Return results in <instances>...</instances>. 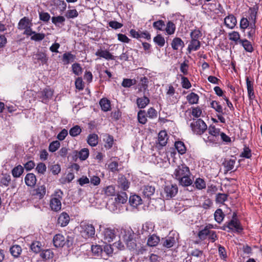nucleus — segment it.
<instances>
[{
	"mask_svg": "<svg viewBox=\"0 0 262 262\" xmlns=\"http://www.w3.org/2000/svg\"><path fill=\"white\" fill-rule=\"evenodd\" d=\"M53 95V91L50 88H46L38 93V96L45 103H47L51 99Z\"/></svg>",
	"mask_w": 262,
	"mask_h": 262,
	"instance_id": "9d476101",
	"label": "nucleus"
},
{
	"mask_svg": "<svg viewBox=\"0 0 262 262\" xmlns=\"http://www.w3.org/2000/svg\"><path fill=\"white\" fill-rule=\"evenodd\" d=\"M228 195L225 193H219L216 195V202L218 203L223 204L227 199Z\"/></svg>",
	"mask_w": 262,
	"mask_h": 262,
	"instance_id": "4d7b16f0",
	"label": "nucleus"
},
{
	"mask_svg": "<svg viewBox=\"0 0 262 262\" xmlns=\"http://www.w3.org/2000/svg\"><path fill=\"white\" fill-rule=\"evenodd\" d=\"M193 132L196 135H202L207 129V126L203 120L199 119L193 120L190 124Z\"/></svg>",
	"mask_w": 262,
	"mask_h": 262,
	"instance_id": "39448f33",
	"label": "nucleus"
},
{
	"mask_svg": "<svg viewBox=\"0 0 262 262\" xmlns=\"http://www.w3.org/2000/svg\"><path fill=\"white\" fill-rule=\"evenodd\" d=\"M138 119L139 122L142 124H144L147 122V118L145 115V111L140 110L138 113Z\"/></svg>",
	"mask_w": 262,
	"mask_h": 262,
	"instance_id": "8fccbe9b",
	"label": "nucleus"
},
{
	"mask_svg": "<svg viewBox=\"0 0 262 262\" xmlns=\"http://www.w3.org/2000/svg\"><path fill=\"white\" fill-rule=\"evenodd\" d=\"M53 255V252L50 249L43 250L40 253L41 257L45 260L52 258Z\"/></svg>",
	"mask_w": 262,
	"mask_h": 262,
	"instance_id": "a19ab883",
	"label": "nucleus"
},
{
	"mask_svg": "<svg viewBox=\"0 0 262 262\" xmlns=\"http://www.w3.org/2000/svg\"><path fill=\"white\" fill-rule=\"evenodd\" d=\"M52 23L56 26H59L60 24H63L65 18L62 16H53L52 17Z\"/></svg>",
	"mask_w": 262,
	"mask_h": 262,
	"instance_id": "49530a36",
	"label": "nucleus"
},
{
	"mask_svg": "<svg viewBox=\"0 0 262 262\" xmlns=\"http://www.w3.org/2000/svg\"><path fill=\"white\" fill-rule=\"evenodd\" d=\"M154 41L160 47H163L165 45V39L161 34H158L155 37Z\"/></svg>",
	"mask_w": 262,
	"mask_h": 262,
	"instance_id": "09e8293b",
	"label": "nucleus"
},
{
	"mask_svg": "<svg viewBox=\"0 0 262 262\" xmlns=\"http://www.w3.org/2000/svg\"><path fill=\"white\" fill-rule=\"evenodd\" d=\"M236 23V18L232 14H230L224 18V24L229 29H233Z\"/></svg>",
	"mask_w": 262,
	"mask_h": 262,
	"instance_id": "4468645a",
	"label": "nucleus"
},
{
	"mask_svg": "<svg viewBox=\"0 0 262 262\" xmlns=\"http://www.w3.org/2000/svg\"><path fill=\"white\" fill-rule=\"evenodd\" d=\"M212 227L211 225H209L205 227V228L201 231H200L198 233V236L201 240L205 239L207 237H208V234L209 233V228Z\"/></svg>",
	"mask_w": 262,
	"mask_h": 262,
	"instance_id": "a878e982",
	"label": "nucleus"
},
{
	"mask_svg": "<svg viewBox=\"0 0 262 262\" xmlns=\"http://www.w3.org/2000/svg\"><path fill=\"white\" fill-rule=\"evenodd\" d=\"M168 140L167 134L166 131L161 130L158 135V141L159 144L164 146L167 144Z\"/></svg>",
	"mask_w": 262,
	"mask_h": 262,
	"instance_id": "4be33fe9",
	"label": "nucleus"
},
{
	"mask_svg": "<svg viewBox=\"0 0 262 262\" xmlns=\"http://www.w3.org/2000/svg\"><path fill=\"white\" fill-rule=\"evenodd\" d=\"M88 144L91 146H95L98 144V136L96 134H90L87 139Z\"/></svg>",
	"mask_w": 262,
	"mask_h": 262,
	"instance_id": "c9c22d12",
	"label": "nucleus"
},
{
	"mask_svg": "<svg viewBox=\"0 0 262 262\" xmlns=\"http://www.w3.org/2000/svg\"><path fill=\"white\" fill-rule=\"evenodd\" d=\"M73 72L76 75L79 76L82 73V68L79 63H75L72 66Z\"/></svg>",
	"mask_w": 262,
	"mask_h": 262,
	"instance_id": "13d9d810",
	"label": "nucleus"
},
{
	"mask_svg": "<svg viewBox=\"0 0 262 262\" xmlns=\"http://www.w3.org/2000/svg\"><path fill=\"white\" fill-rule=\"evenodd\" d=\"M35 195H36L39 199H42L46 194V186L44 185L38 186L35 189Z\"/></svg>",
	"mask_w": 262,
	"mask_h": 262,
	"instance_id": "f704fd0d",
	"label": "nucleus"
},
{
	"mask_svg": "<svg viewBox=\"0 0 262 262\" xmlns=\"http://www.w3.org/2000/svg\"><path fill=\"white\" fill-rule=\"evenodd\" d=\"M103 240L104 243H110L116 237L115 230L111 228H105L102 232Z\"/></svg>",
	"mask_w": 262,
	"mask_h": 262,
	"instance_id": "1a4fd4ad",
	"label": "nucleus"
},
{
	"mask_svg": "<svg viewBox=\"0 0 262 262\" xmlns=\"http://www.w3.org/2000/svg\"><path fill=\"white\" fill-rule=\"evenodd\" d=\"M246 85L249 98L250 100H253L255 98L253 84V82L249 80L248 77L246 78Z\"/></svg>",
	"mask_w": 262,
	"mask_h": 262,
	"instance_id": "6ab92c4d",
	"label": "nucleus"
},
{
	"mask_svg": "<svg viewBox=\"0 0 262 262\" xmlns=\"http://www.w3.org/2000/svg\"><path fill=\"white\" fill-rule=\"evenodd\" d=\"M45 37V34L44 33H36L35 32V33L31 36V39L36 41H39L43 39Z\"/></svg>",
	"mask_w": 262,
	"mask_h": 262,
	"instance_id": "69168bd1",
	"label": "nucleus"
},
{
	"mask_svg": "<svg viewBox=\"0 0 262 262\" xmlns=\"http://www.w3.org/2000/svg\"><path fill=\"white\" fill-rule=\"evenodd\" d=\"M201 46V42L198 39H191L190 43L188 45L187 50L189 53H191V51H197Z\"/></svg>",
	"mask_w": 262,
	"mask_h": 262,
	"instance_id": "412c9836",
	"label": "nucleus"
},
{
	"mask_svg": "<svg viewBox=\"0 0 262 262\" xmlns=\"http://www.w3.org/2000/svg\"><path fill=\"white\" fill-rule=\"evenodd\" d=\"M30 26H32V23L30 19L27 17H24L19 20L17 28L19 30H23L27 29Z\"/></svg>",
	"mask_w": 262,
	"mask_h": 262,
	"instance_id": "f3484780",
	"label": "nucleus"
},
{
	"mask_svg": "<svg viewBox=\"0 0 262 262\" xmlns=\"http://www.w3.org/2000/svg\"><path fill=\"white\" fill-rule=\"evenodd\" d=\"M240 156L247 159L250 158L251 157V149L248 147L245 146Z\"/></svg>",
	"mask_w": 262,
	"mask_h": 262,
	"instance_id": "052dcab7",
	"label": "nucleus"
},
{
	"mask_svg": "<svg viewBox=\"0 0 262 262\" xmlns=\"http://www.w3.org/2000/svg\"><path fill=\"white\" fill-rule=\"evenodd\" d=\"M68 18H74L78 16V12L76 9H72L68 10L65 14Z\"/></svg>",
	"mask_w": 262,
	"mask_h": 262,
	"instance_id": "bf43d9fd",
	"label": "nucleus"
},
{
	"mask_svg": "<svg viewBox=\"0 0 262 262\" xmlns=\"http://www.w3.org/2000/svg\"><path fill=\"white\" fill-rule=\"evenodd\" d=\"M21 248L20 246L15 245L12 246L10 249V252L14 257H18L21 252Z\"/></svg>",
	"mask_w": 262,
	"mask_h": 262,
	"instance_id": "c85d7f7f",
	"label": "nucleus"
},
{
	"mask_svg": "<svg viewBox=\"0 0 262 262\" xmlns=\"http://www.w3.org/2000/svg\"><path fill=\"white\" fill-rule=\"evenodd\" d=\"M186 99L190 104H195L198 103L199 96L198 94L191 92L186 96Z\"/></svg>",
	"mask_w": 262,
	"mask_h": 262,
	"instance_id": "b1692460",
	"label": "nucleus"
},
{
	"mask_svg": "<svg viewBox=\"0 0 262 262\" xmlns=\"http://www.w3.org/2000/svg\"><path fill=\"white\" fill-rule=\"evenodd\" d=\"M41 244L39 242L36 241L31 244L30 248L34 252L38 253L41 251Z\"/></svg>",
	"mask_w": 262,
	"mask_h": 262,
	"instance_id": "864d4df0",
	"label": "nucleus"
},
{
	"mask_svg": "<svg viewBox=\"0 0 262 262\" xmlns=\"http://www.w3.org/2000/svg\"><path fill=\"white\" fill-rule=\"evenodd\" d=\"M194 185L198 189H203L206 187V183L204 180L201 178H197L195 182Z\"/></svg>",
	"mask_w": 262,
	"mask_h": 262,
	"instance_id": "603ef678",
	"label": "nucleus"
},
{
	"mask_svg": "<svg viewBox=\"0 0 262 262\" xmlns=\"http://www.w3.org/2000/svg\"><path fill=\"white\" fill-rule=\"evenodd\" d=\"M191 114L193 117L195 118H199L201 116L202 114V111L199 106L192 107H191Z\"/></svg>",
	"mask_w": 262,
	"mask_h": 262,
	"instance_id": "0e129e2a",
	"label": "nucleus"
},
{
	"mask_svg": "<svg viewBox=\"0 0 262 262\" xmlns=\"http://www.w3.org/2000/svg\"><path fill=\"white\" fill-rule=\"evenodd\" d=\"M171 46L174 50H178L180 48H183L184 47V43L180 38L175 37L172 40Z\"/></svg>",
	"mask_w": 262,
	"mask_h": 262,
	"instance_id": "aec40b11",
	"label": "nucleus"
},
{
	"mask_svg": "<svg viewBox=\"0 0 262 262\" xmlns=\"http://www.w3.org/2000/svg\"><path fill=\"white\" fill-rule=\"evenodd\" d=\"M80 233L85 238L92 237L95 234V229L92 225L86 223H82L80 225Z\"/></svg>",
	"mask_w": 262,
	"mask_h": 262,
	"instance_id": "423d86ee",
	"label": "nucleus"
},
{
	"mask_svg": "<svg viewBox=\"0 0 262 262\" xmlns=\"http://www.w3.org/2000/svg\"><path fill=\"white\" fill-rule=\"evenodd\" d=\"M75 57V55L71 54V52H67L63 55L62 61L65 64H69L70 62H73Z\"/></svg>",
	"mask_w": 262,
	"mask_h": 262,
	"instance_id": "7c9ffc66",
	"label": "nucleus"
},
{
	"mask_svg": "<svg viewBox=\"0 0 262 262\" xmlns=\"http://www.w3.org/2000/svg\"><path fill=\"white\" fill-rule=\"evenodd\" d=\"M178 191V188L176 184L166 185L164 189L163 196L167 200L174 197Z\"/></svg>",
	"mask_w": 262,
	"mask_h": 262,
	"instance_id": "0eeeda50",
	"label": "nucleus"
},
{
	"mask_svg": "<svg viewBox=\"0 0 262 262\" xmlns=\"http://www.w3.org/2000/svg\"><path fill=\"white\" fill-rule=\"evenodd\" d=\"M62 197L63 192L60 190H56L51 195L49 206L52 211L58 212L61 210Z\"/></svg>",
	"mask_w": 262,
	"mask_h": 262,
	"instance_id": "7ed1b4c3",
	"label": "nucleus"
},
{
	"mask_svg": "<svg viewBox=\"0 0 262 262\" xmlns=\"http://www.w3.org/2000/svg\"><path fill=\"white\" fill-rule=\"evenodd\" d=\"M174 146L180 154L183 155L185 153L186 148L183 142L177 141L175 142Z\"/></svg>",
	"mask_w": 262,
	"mask_h": 262,
	"instance_id": "4c0bfd02",
	"label": "nucleus"
},
{
	"mask_svg": "<svg viewBox=\"0 0 262 262\" xmlns=\"http://www.w3.org/2000/svg\"><path fill=\"white\" fill-rule=\"evenodd\" d=\"M211 106L214 109L217 113L223 114L222 106L216 101H212L211 102Z\"/></svg>",
	"mask_w": 262,
	"mask_h": 262,
	"instance_id": "6e6d98bb",
	"label": "nucleus"
},
{
	"mask_svg": "<svg viewBox=\"0 0 262 262\" xmlns=\"http://www.w3.org/2000/svg\"><path fill=\"white\" fill-rule=\"evenodd\" d=\"M32 58L35 64H39V65L48 64L49 57L44 52L38 51L33 55Z\"/></svg>",
	"mask_w": 262,
	"mask_h": 262,
	"instance_id": "6e6552de",
	"label": "nucleus"
},
{
	"mask_svg": "<svg viewBox=\"0 0 262 262\" xmlns=\"http://www.w3.org/2000/svg\"><path fill=\"white\" fill-rule=\"evenodd\" d=\"M25 182L28 186L33 187L36 183V176L32 173H28L25 178Z\"/></svg>",
	"mask_w": 262,
	"mask_h": 262,
	"instance_id": "2eb2a0df",
	"label": "nucleus"
},
{
	"mask_svg": "<svg viewBox=\"0 0 262 262\" xmlns=\"http://www.w3.org/2000/svg\"><path fill=\"white\" fill-rule=\"evenodd\" d=\"M228 36L230 40L236 42H238L239 43V40H242L240 39V35L239 33L236 31H233L231 33H229Z\"/></svg>",
	"mask_w": 262,
	"mask_h": 262,
	"instance_id": "3c124183",
	"label": "nucleus"
},
{
	"mask_svg": "<svg viewBox=\"0 0 262 262\" xmlns=\"http://www.w3.org/2000/svg\"><path fill=\"white\" fill-rule=\"evenodd\" d=\"M160 240V237L158 236L152 234L148 238L147 244L150 247H155L159 244Z\"/></svg>",
	"mask_w": 262,
	"mask_h": 262,
	"instance_id": "5701e85b",
	"label": "nucleus"
},
{
	"mask_svg": "<svg viewBox=\"0 0 262 262\" xmlns=\"http://www.w3.org/2000/svg\"><path fill=\"white\" fill-rule=\"evenodd\" d=\"M141 191L142 196L149 199L155 193V187L152 185H146L141 188Z\"/></svg>",
	"mask_w": 262,
	"mask_h": 262,
	"instance_id": "9b49d317",
	"label": "nucleus"
},
{
	"mask_svg": "<svg viewBox=\"0 0 262 262\" xmlns=\"http://www.w3.org/2000/svg\"><path fill=\"white\" fill-rule=\"evenodd\" d=\"M239 43L242 45L244 49L248 52H252L253 48L251 42L247 39L239 40Z\"/></svg>",
	"mask_w": 262,
	"mask_h": 262,
	"instance_id": "c756f323",
	"label": "nucleus"
},
{
	"mask_svg": "<svg viewBox=\"0 0 262 262\" xmlns=\"http://www.w3.org/2000/svg\"><path fill=\"white\" fill-rule=\"evenodd\" d=\"M226 227L232 231L236 232H241L243 230L241 224L238 220H231L229 222L226 223Z\"/></svg>",
	"mask_w": 262,
	"mask_h": 262,
	"instance_id": "ddd939ff",
	"label": "nucleus"
},
{
	"mask_svg": "<svg viewBox=\"0 0 262 262\" xmlns=\"http://www.w3.org/2000/svg\"><path fill=\"white\" fill-rule=\"evenodd\" d=\"M104 193L107 196H114L115 195V187L113 185H110L104 189Z\"/></svg>",
	"mask_w": 262,
	"mask_h": 262,
	"instance_id": "5fc2aeb1",
	"label": "nucleus"
},
{
	"mask_svg": "<svg viewBox=\"0 0 262 262\" xmlns=\"http://www.w3.org/2000/svg\"><path fill=\"white\" fill-rule=\"evenodd\" d=\"M60 146V142L58 141H54L51 142L49 146V150L51 152H54L58 149Z\"/></svg>",
	"mask_w": 262,
	"mask_h": 262,
	"instance_id": "e2e57ef3",
	"label": "nucleus"
},
{
	"mask_svg": "<svg viewBox=\"0 0 262 262\" xmlns=\"http://www.w3.org/2000/svg\"><path fill=\"white\" fill-rule=\"evenodd\" d=\"M149 99L145 96L141 98H138L137 99V104L138 107L140 108H144L149 103Z\"/></svg>",
	"mask_w": 262,
	"mask_h": 262,
	"instance_id": "bb28decb",
	"label": "nucleus"
},
{
	"mask_svg": "<svg viewBox=\"0 0 262 262\" xmlns=\"http://www.w3.org/2000/svg\"><path fill=\"white\" fill-rule=\"evenodd\" d=\"M53 243L54 246L57 248L62 247L64 245L69 247L72 245L73 238L69 236L66 238L62 234H57L54 236Z\"/></svg>",
	"mask_w": 262,
	"mask_h": 262,
	"instance_id": "20e7f679",
	"label": "nucleus"
},
{
	"mask_svg": "<svg viewBox=\"0 0 262 262\" xmlns=\"http://www.w3.org/2000/svg\"><path fill=\"white\" fill-rule=\"evenodd\" d=\"M165 30L168 35L174 34L176 31L175 24L171 21H168L166 24Z\"/></svg>",
	"mask_w": 262,
	"mask_h": 262,
	"instance_id": "473e14b6",
	"label": "nucleus"
},
{
	"mask_svg": "<svg viewBox=\"0 0 262 262\" xmlns=\"http://www.w3.org/2000/svg\"><path fill=\"white\" fill-rule=\"evenodd\" d=\"M214 217L218 223H221L224 218V214L222 209H217L214 212Z\"/></svg>",
	"mask_w": 262,
	"mask_h": 262,
	"instance_id": "ea45409f",
	"label": "nucleus"
},
{
	"mask_svg": "<svg viewBox=\"0 0 262 262\" xmlns=\"http://www.w3.org/2000/svg\"><path fill=\"white\" fill-rule=\"evenodd\" d=\"M181 80V85L182 88L186 89H188L191 88V84L187 77L182 76Z\"/></svg>",
	"mask_w": 262,
	"mask_h": 262,
	"instance_id": "338daca9",
	"label": "nucleus"
},
{
	"mask_svg": "<svg viewBox=\"0 0 262 262\" xmlns=\"http://www.w3.org/2000/svg\"><path fill=\"white\" fill-rule=\"evenodd\" d=\"M153 225L151 223H145L143 225L141 230L142 234H147L150 233L153 230Z\"/></svg>",
	"mask_w": 262,
	"mask_h": 262,
	"instance_id": "58836bf2",
	"label": "nucleus"
},
{
	"mask_svg": "<svg viewBox=\"0 0 262 262\" xmlns=\"http://www.w3.org/2000/svg\"><path fill=\"white\" fill-rule=\"evenodd\" d=\"M175 243V238L173 237L169 236L164 240L163 242V246L167 248H170L172 247Z\"/></svg>",
	"mask_w": 262,
	"mask_h": 262,
	"instance_id": "72a5a7b5",
	"label": "nucleus"
},
{
	"mask_svg": "<svg viewBox=\"0 0 262 262\" xmlns=\"http://www.w3.org/2000/svg\"><path fill=\"white\" fill-rule=\"evenodd\" d=\"M104 140L105 141V147L108 149L111 148L114 143L113 137L111 135H106Z\"/></svg>",
	"mask_w": 262,
	"mask_h": 262,
	"instance_id": "de8ad7c7",
	"label": "nucleus"
},
{
	"mask_svg": "<svg viewBox=\"0 0 262 262\" xmlns=\"http://www.w3.org/2000/svg\"><path fill=\"white\" fill-rule=\"evenodd\" d=\"M258 7L257 5L254 6L253 7L250 8L249 9L250 12V19L255 21Z\"/></svg>",
	"mask_w": 262,
	"mask_h": 262,
	"instance_id": "37998d69",
	"label": "nucleus"
},
{
	"mask_svg": "<svg viewBox=\"0 0 262 262\" xmlns=\"http://www.w3.org/2000/svg\"><path fill=\"white\" fill-rule=\"evenodd\" d=\"M153 27L159 31H163L164 30V28L165 27V24L164 21L163 20H159L156 21H155L153 23Z\"/></svg>",
	"mask_w": 262,
	"mask_h": 262,
	"instance_id": "a18cd8bd",
	"label": "nucleus"
},
{
	"mask_svg": "<svg viewBox=\"0 0 262 262\" xmlns=\"http://www.w3.org/2000/svg\"><path fill=\"white\" fill-rule=\"evenodd\" d=\"M118 186L123 190H126L129 188V182L124 176H121L118 178Z\"/></svg>",
	"mask_w": 262,
	"mask_h": 262,
	"instance_id": "a211bd4d",
	"label": "nucleus"
},
{
	"mask_svg": "<svg viewBox=\"0 0 262 262\" xmlns=\"http://www.w3.org/2000/svg\"><path fill=\"white\" fill-rule=\"evenodd\" d=\"M131 205L135 207L142 204V199L140 196L137 195L130 196L129 200Z\"/></svg>",
	"mask_w": 262,
	"mask_h": 262,
	"instance_id": "2f4dec72",
	"label": "nucleus"
},
{
	"mask_svg": "<svg viewBox=\"0 0 262 262\" xmlns=\"http://www.w3.org/2000/svg\"><path fill=\"white\" fill-rule=\"evenodd\" d=\"M70 221V216L66 212L61 213L58 219V224L61 227L66 226Z\"/></svg>",
	"mask_w": 262,
	"mask_h": 262,
	"instance_id": "dca6fc26",
	"label": "nucleus"
},
{
	"mask_svg": "<svg viewBox=\"0 0 262 262\" xmlns=\"http://www.w3.org/2000/svg\"><path fill=\"white\" fill-rule=\"evenodd\" d=\"M127 200V195L125 192H121L117 194L115 201L118 203H125Z\"/></svg>",
	"mask_w": 262,
	"mask_h": 262,
	"instance_id": "79ce46f5",
	"label": "nucleus"
},
{
	"mask_svg": "<svg viewBox=\"0 0 262 262\" xmlns=\"http://www.w3.org/2000/svg\"><path fill=\"white\" fill-rule=\"evenodd\" d=\"M95 55L99 57L103 58L106 60H115V56H113L109 51L107 50H103L100 48L97 50L95 53Z\"/></svg>",
	"mask_w": 262,
	"mask_h": 262,
	"instance_id": "f8f14e48",
	"label": "nucleus"
},
{
	"mask_svg": "<svg viewBox=\"0 0 262 262\" xmlns=\"http://www.w3.org/2000/svg\"><path fill=\"white\" fill-rule=\"evenodd\" d=\"M135 80L131 79H124L122 82V85L124 88H130L131 86L135 84Z\"/></svg>",
	"mask_w": 262,
	"mask_h": 262,
	"instance_id": "774afa93",
	"label": "nucleus"
},
{
	"mask_svg": "<svg viewBox=\"0 0 262 262\" xmlns=\"http://www.w3.org/2000/svg\"><path fill=\"white\" fill-rule=\"evenodd\" d=\"M24 172V168L20 165L15 166L12 170V174L14 178L19 177Z\"/></svg>",
	"mask_w": 262,
	"mask_h": 262,
	"instance_id": "e433bc0d",
	"label": "nucleus"
},
{
	"mask_svg": "<svg viewBox=\"0 0 262 262\" xmlns=\"http://www.w3.org/2000/svg\"><path fill=\"white\" fill-rule=\"evenodd\" d=\"M102 110L107 112L111 110V102L107 98H102L99 102Z\"/></svg>",
	"mask_w": 262,
	"mask_h": 262,
	"instance_id": "393cba45",
	"label": "nucleus"
},
{
	"mask_svg": "<svg viewBox=\"0 0 262 262\" xmlns=\"http://www.w3.org/2000/svg\"><path fill=\"white\" fill-rule=\"evenodd\" d=\"M81 132V127L79 125H75L70 129L69 134L72 137H76L79 135Z\"/></svg>",
	"mask_w": 262,
	"mask_h": 262,
	"instance_id": "c03bdc74",
	"label": "nucleus"
},
{
	"mask_svg": "<svg viewBox=\"0 0 262 262\" xmlns=\"http://www.w3.org/2000/svg\"><path fill=\"white\" fill-rule=\"evenodd\" d=\"M208 134L204 135L203 139L208 145L217 144L220 141V129L214 125H210L207 129Z\"/></svg>",
	"mask_w": 262,
	"mask_h": 262,
	"instance_id": "f03ea898",
	"label": "nucleus"
},
{
	"mask_svg": "<svg viewBox=\"0 0 262 262\" xmlns=\"http://www.w3.org/2000/svg\"><path fill=\"white\" fill-rule=\"evenodd\" d=\"M89 155V150L88 148H83L79 152V157L81 160H86Z\"/></svg>",
	"mask_w": 262,
	"mask_h": 262,
	"instance_id": "680f3d73",
	"label": "nucleus"
},
{
	"mask_svg": "<svg viewBox=\"0 0 262 262\" xmlns=\"http://www.w3.org/2000/svg\"><path fill=\"white\" fill-rule=\"evenodd\" d=\"M190 176L189 167L184 164L178 165L172 174L173 178L177 179L179 184L183 186H188L192 184Z\"/></svg>",
	"mask_w": 262,
	"mask_h": 262,
	"instance_id": "f257e3e1",
	"label": "nucleus"
},
{
	"mask_svg": "<svg viewBox=\"0 0 262 262\" xmlns=\"http://www.w3.org/2000/svg\"><path fill=\"white\" fill-rule=\"evenodd\" d=\"M11 181V176L8 173H3L0 180V186H8Z\"/></svg>",
	"mask_w": 262,
	"mask_h": 262,
	"instance_id": "cd10ccee",
	"label": "nucleus"
}]
</instances>
